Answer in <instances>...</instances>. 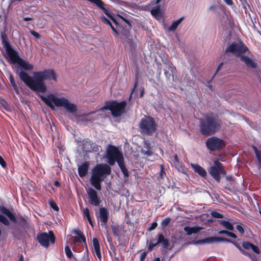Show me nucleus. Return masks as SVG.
I'll list each match as a JSON object with an SVG mask.
<instances>
[{
	"label": "nucleus",
	"instance_id": "412c9836",
	"mask_svg": "<svg viewBox=\"0 0 261 261\" xmlns=\"http://www.w3.org/2000/svg\"><path fill=\"white\" fill-rule=\"evenodd\" d=\"M93 245L94 250L97 256L100 259L101 258V253L100 250V246L98 240L96 238L93 239Z\"/></svg>",
	"mask_w": 261,
	"mask_h": 261
},
{
	"label": "nucleus",
	"instance_id": "c85d7f7f",
	"mask_svg": "<svg viewBox=\"0 0 261 261\" xmlns=\"http://www.w3.org/2000/svg\"><path fill=\"white\" fill-rule=\"evenodd\" d=\"M84 149L86 151H90L91 150V142L90 141H86L84 145Z\"/></svg>",
	"mask_w": 261,
	"mask_h": 261
},
{
	"label": "nucleus",
	"instance_id": "6e6552de",
	"mask_svg": "<svg viewBox=\"0 0 261 261\" xmlns=\"http://www.w3.org/2000/svg\"><path fill=\"white\" fill-rule=\"evenodd\" d=\"M221 122L218 119L205 117L200 121V130L205 136H210L217 132L220 127Z\"/></svg>",
	"mask_w": 261,
	"mask_h": 261
},
{
	"label": "nucleus",
	"instance_id": "f03ea898",
	"mask_svg": "<svg viewBox=\"0 0 261 261\" xmlns=\"http://www.w3.org/2000/svg\"><path fill=\"white\" fill-rule=\"evenodd\" d=\"M115 25L112 24L110 20L105 16L101 17V21L109 25L117 36L120 39L121 42L124 45H129L130 49L135 48L136 44L134 41L133 37L130 35V30L132 27L130 21L120 15H118L116 18L113 16L109 17Z\"/></svg>",
	"mask_w": 261,
	"mask_h": 261
},
{
	"label": "nucleus",
	"instance_id": "2eb2a0df",
	"mask_svg": "<svg viewBox=\"0 0 261 261\" xmlns=\"http://www.w3.org/2000/svg\"><path fill=\"white\" fill-rule=\"evenodd\" d=\"M222 241V239L220 238L212 237H208L203 240H198L195 241L194 244L195 245L197 244H210L214 242H218Z\"/></svg>",
	"mask_w": 261,
	"mask_h": 261
},
{
	"label": "nucleus",
	"instance_id": "e433bc0d",
	"mask_svg": "<svg viewBox=\"0 0 261 261\" xmlns=\"http://www.w3.org/2000/svg\"><path fill=\"white\" fill-rule=\"evenodd\" d=\"M138 79L137 76L136 75V81H135V82L134 84V87L132 89V91L131 92L130 95L129 96V99L132 98L133 93L134 92L135 89L136 88L137 85H138Z\"/></svg>",
	"mask_w": 261,
	"mask_h": 261
},
{
	"label": "nucleus",
	"instance_id": "774afa93",
	"mask_svg": "<svg viewBox=\"0 0 261 261\" xmlns=\"http://www.w3.org/2000/svg\"><path fill=\"white\" fill-rule=\"evenodd\" d=\"M167 73V71H165V75H166Z\"/></svg>",
	"mask_w": 261,
	"mask_h": 261
},
{
	"label": "nucleus",
	"instance_id": "4be33fe9",
	"mask_svg": "<svg viewBox=\"0 0 261 261\" xmlns=\"http://www.w3.org/2000/svg\"><path fill=\"white\" fill-rule=\"evenodd\" d=\"M83 217L87 218L90 224L93 226V223L90 217L89 210L88 208H82Z\"/></svg>",
	"mask_w": 261,
	"mask_h": 261
},
{
	"label": "nucleus",
	"instance_id": "0eeeda50",
	"mask_svg": "<svg viewBox=\"0 0 261 261\" xmlns=\"http://www.w3.org/2000/svg\"><path fill=\"white\" fill-rule=\"evenodd\" d=\"M111 173V168L107 164H98L92 171L91 184L98 190L101 189L100 182Z\"/></svg>",
	"mask_w": 261,
	"mask_h": 261
},
{
	"label": "nucleus",
	"instance_id": "2f4dec72",
	"mask_svg": "<svg viewBox=\"0 0 261 261\" xmlns=\"http://www.w3.org/2000/svg\"><path fill=\"white\" fill-rule=\"evenodd\" d=\"M74 232L75 234H77V236H79L80 237V238L81 239V240L83 242H85V241H86L85 238L82 235V233L81 231L78 230H75L74 231Z\"/></svg>",
	"mask_w": 261,
	"mask_h": 261
},
{
	"label": "nucleus",
	"instance_id": "a211bd4d",
	"mask_svg": "<svg viewBox=\"0 0 261 261\" xmlns=\"http://www.w3.org/2000/svg\"><path fill=\"white\" fill-rule=\"evenodd\" d=\"M165 239L166 238L162 234H159L156 243L154 242L155 240L150 241L148 246V250L149 251L152 250L155 246H156L158 244L162 243L165 240Z\"/></svg>",
	"mask_w": 261,
	"mask_h": 261
},
{
	"label": "nucleus",
	"instance_id": "20e7f679",
	"mask_svg": "<svg viewBox=\"0 0 261 261\" xmlns=\"http://www.w3.org/2000/svg\"><path fill=\"white\" fill-rule=\"evenodd\" d=\"M1 40L7 54L6 58L10 62L13 64L17 63L20 67L25 70H32L34 68L32 64L21 58L18 52L12 48L8 41V36L5 32L1 33Z\"/></svg>",
	"mask_w": 261,
	"mask_h": 261
},
{
	"label": "nucleus",
	"instance_id": "4468645a",
	"mask_svg": "<svg viewBox=\"0 0 261 261\" xmlns=\"http://www.w3.org/2000/svg\"><path fill=\"white\" fill-rule=\"evenodd\" d=\"M87 194L89 197L90 203L94 205H99L100 200L98 197L97 192L92 188H89L87 190Z\"/></svg>",
	"mask_w": 261,
	"mask_h": 261
},
{
	"label": "nucleus",
	"instance_id": "393cba45",
	"mask_svg": "<svg viewBox=\"0 0 261 261\" xmlns=\"http://www.w3.org/2000/svg\"><path fill=\"white\" fill-rule=\"evenodd\" d=\"M9 80L10 82L13 87L14 90L16 92H18V87L17 86V84H16L14 79L13 77V76L12 73H10L9 75Z\"/></svg>",
	"mask_w": 261,
	"mask_h": 261
},
{
	"label": "nucleus",
	"instance_id": "b1692460",
	"mask_svg": "<svg viewBox=\"0 0 261 261\" xmlns=\"http://www.w3.org/2000/svg\"><path fill=\"white\" fill-rule=\"evenodd\" d=\"M219 223L224 226L225 228L229 230H232L233 229V225L228 221L224 220H219Z\"/></svg>",
	"mask_w": 261,
	"mask_h": 261
},
{
	"label": "nucleus",
	"instance_id": "4c0bfd02",
	"mask_svg": "<svg viewBox=\"0 0 261 261\" xmlns=\"http://www.w3.org/2000/svg\"><path fill=\"white\" fill-rule=\"evenodd\" d=\"M211 215L213 217L216 218H221L223 217V216L222 214H221L218 212H212L211 213Z\"/></svg>",
	"mask_w": 261,
	"mask_h": 261
},
{
	"label": "nucleus",
	"instance_id": "7ed1b4c3",
	"mask_svg": "<svg viewBox=\"0 0 261 261\" xmlns=\"http://www.w3.org/2000/svg\"><path fill=\"white\" fill-rule=\"evenodd\" d=\"M42 101L52 110H55L57 107L63 108L67 112L71 114L77 112V106L71 103L68 99L64 97H58L55 93H50L46 96L40 95Z\"/></svg>",
	"mask_w": 261,
	"mask_h": 261
},
{
	"label": "nucleus",
	"instance_id": "9d476101",
	"mask_svg": "<svg viewBox=\"0 0 261 261\" xmlns=\"http://www.w3.org/2000/svg\"><path fill=\"white\" fill-rule=\"evenodd\" d=\"M157 125L153 118L149 116H145L140 122V127L143 133L151 135L156 129Z\"/></svg>",
	"mask_w": 261,
	"mask_h": 261
},
{
	"label": "nucleus",
	"instance_id": "37998d69",
	"mask_svg": "<svg viewBox=\"0 0 261 261\" xmlns=\"http://www.w3.org/2000/svg\"><path fill=\"white\" fill-rule=\"evenodd\" d=\"M0 165L1 166L5 168L6 167V163L3 158L0 155Z\"/></svg>",
	"mask_w": 261,
	"mask_h": 261
},
{
	"label": "nucleus",
	"instance_id": "58836bf2",
	"mask_svg": "<svg viewBox=\"0 0 261 261\" xmlns=\"http://www.w3.org/2000/svg\"><path fill=\"white\" fill-rule=\"evenodd\" d=\"M30 33L37 39H39L41 37V35L38 32L35 31H31Z\"/></svg>",
	"mask_w": 261,
	"mask_h": 261
},
{
	"label": "nucleus",
	"instance_id": "7c9ffc66",
	"mask_svg": "<svg viewBox=\"0 0 261 261\" xmlns=\"http://www.w3.org/2000/svg\"><path fill=\"white\" fill-rule=\"evenodd\" d=\"M171 221V219L169 218H165L162 222V226L163 227H166L167 226Z\"/></svg>",
	"mask_w": 261,
	"mask_h": 261
},
{
	"label": "nucleus",
	"instance_id": "8fccbe9b",
	"mask_svg": "<svg viewBox=\"0 0 261 261\" xmlns=\"http://www.w3.org/2000/svg\"><path fill=\"white\" fill-rule=\"evenodd\" d=\"M217 9V6L216 5H213L209 7V10L212 11H215Z\"/></svg>",
	"mask_w": 261,
	"mask_h": 261
},
{
	"label": "nucleus",
	"instance_id": "5701e85b",
	"mask_svg": "<svg viewBox=\"0 0 261 261\" xmlns=\"http://www.w3.org/2000/svg\"><path fill=\"white\" fill-rule=\"evenodd\" d=\"M184 17H182L180 18L179 19H178V20L174 21L172 23V24L170 26V27L169 28V30L172 31H175L177 29L178 25L184 20Z\"/></svg>",
	"mask_w": 261,
	"mask_h": 261
},
{
	"label": "nucleus",
	"instance_id": "aec40b11",
	"mask_svg": "<svg viewBox=\"0 0 261 261\" xmlns=\"http://www.w3.org/2000/svg\"><path fill=\"white\" fill-rule=\"evenodd\" d=\"M201 229L200 227L194 226L189 227L185 226L184 227V230L187 232V234L191 235L193 233H196Z\"/></svg>",
	"mask_w": 261,
	"mask_h": 261
},
{
	"label": "nucleus",
	"instance_id": "ea45409f",
	"mask_svg": "<svg viewBox=\"0 0 261 261\" xmlns=\"http://www.w3.org/2000/svg\"><path fill=\"white\" fill-rule=\"evenodd\" d=\"M162 245L164 248H167L169 246V240L167 239H166L162 243Z\"/></svg>",
	"mask_w": 261,
	"mask_h": 261
},
{
	"label": "nucleus",
	"instance_id": "dca6fc26",
	"mask_svg": "<svg viewBox=\"0 0 261 261\" xmlns=\"http://www.w3.org/2000/svg\"><path fill=\"white\" fill-rule=\"evenodd\" d=\"M190 166L194 172L198 173L201 177H204L206 176V171L200 165L191 163Z\"/></svg>",
	"mask_w": 261,
	"mask_h": 261
},
{
	"label": "nucleus",
	"instance_id": "09e8293b",
	"mask_svg": "<svg viewBox=\"0 0 261 261\" xmlns=\"http://www.w3.org/2000/svg\"><path fill=\"white\" fill-rule=\"evenodd\" d=\"M120 4L122 6H129V3L125 1H120Z\"/></svg>",
	"mask_w": 261,
	"mask_h": 261
},
{
	"label": "nucleus",
	"instance_id": "49530a36",
	"mask_svg": "<svg viewBox=\"0 0 261 261\" xmlns=\"http://www.w3.org/2000/svg\"><path fill=\"white\" fill-rule=\"evenodd\" d=\"M158 225V224L156 222H153L151 226L149 227L148 230H152L154 229Z\"/></svg>",
	"mask_w": 261,
	"mask_h": 261
},
{
	"label": "nucleus",
	"instance_id": "79ce46f5",
	"mask_svg": "<svg viewBox=\"0 0 261 261\" xmlns=\"http://www.w3.org/2000/svg\"><path fill=\"white\" fill-rule=\"evenodd\" d=\"M236 228L241 233L243 234L244 233V229L241 225H237Z\"/></svg>",
	"mask_w": 261,
	"mask_h": 261
},
{
	"label": "nucleus",
	"instance_id": "cd10ccee",
	"mask_svg": "<svg viewBox=\"0 0 261 261\" xmlns=\"http://www.w3.org/2000/svg\"><path fill=\"white\" fill-rule=\"evenodd\" d=\"M65 251L66 255H67V256L68 258H71V257H72V256H73L72 252L70 247L68 246H66L65 247Z\"/></svg>",
	"mask_w": 261,
	"mask_h": 261
},
{
	"label": "nucleus",
	"instance_id": "a878e982",
	"mask_svg": "<svg viewBox=\"0 0 261 261\" xmlns=\"http://www.w3.org/2000/svg\"><path fill=\"white\" fill-rule=\"evenodd\" d=\"M112 231L114 234L117 237H118L120 234L121 228L119 226H112Z\"/></svg>",
	"mask_w": 261,
	"mask_h": 261
},
{
	"label": "nucleus",
	"instance_id": "de8ad7c7",
	"mask_svg": "<svg viewBox=\"0 0 261 261\" xmlns=\"http://www.w3.org/2000/svg\"><path fill=\"white\" fill-rule=\"evenodd\" d=\"M251 249L256 253L258 254L259 253V250L258 248L254 245H253V247L251 248Z\"/></svg>",
	"mask_w": 261,
	"mask_h": 261
},
{
	"label": "nucleus",
	"instance_id": "5fc2aeb1",
	"mask_svg": "<svg viewBox=\"0 0 261 261\" xmlns=\"http://www.w3.org/2000/svg\"><path fill=\"white\" fill-rule=\"evenodd\" d=\"M237 247L242 253L246 255H247V253L245 251H244L242 249H241L240 247L237 246Z\"/></svg>",
	"mask_w": 261,
	"mask_h": 261
},
{
	"label": "nucleus",
	"instance_id": "9b49d317",
	"mask_svg": "<svg viewBox=\"0 0 261 261\" xmlns=\"http://www.w3.org/2000/svg\"><path fill=\"white\" fill-rule=\"evenodd\" d=\"M214 164V166L210 167L208 172L215 179L219 181L220 179V174H225V173L222 166V164L218 161H215Z\"/></svg>",
	"mask_w": 261,
	"mask_h": 261
},
{
	"label": "nucleus",
	"instance_id": "ddd939ff",
	"mask_svg": "<svg viewBox=\"0 0 261 261\" xmlns=\"http://www.w3.org/2000/svg\"><path fill=\"white\" fill-rule=\"evenodd\" d=\"M37 239L40 244L45 247L48 246L50 241L52 243L55 242L54 235L51 231H50L48 233H42L39 234L38 236Z\"/></svg>",
	"mask_w": 261,
	"mask_h": 261
},
{
	"label": "nucleus",
	"instance_id": "bb28decb",
	"mask_svg": "<svg viewBox=\"0 0 261 261\" xmlns=\"http://www.w3.org/2000/svg\"><path fill=\"white\" fill-rule=\"evenodd\" d=\"M219 234H225L227 235L228 236L232 238H234V239L237 238V236L234 233H233L231 232H229L227 230H220L219 231Z\"/></svg>",
	"mask_w": 261,
	"mask_h": 261
},
{
	"label": "nucleus",
	"instance_id": "13d9d810",
	"mask_svg": "<svg viewBox=\"0 0 261 261\" xmlns=\"http://www.w3.org/2000/svg\"><path fill=\"white\" fill-rule=\"evenodd\" d=\"M18 261H23V258L22 255L19 256V259Z\"/></svg>",
	"mask_w": 261,
	"mask_h": 261
},
{
	"label": "nucleus",
	"instance_id": "c756f323",
	"mask_svg": "<svg viewBox=\"0 0 261 261\" xmlns=\"http://www.w3.org/2000/svg\"><path fill=\"white\" fill-rule=\"evenodd\" d=\"M252 243L248 242H245L243 243V247L246 249H250L253 247Z\"/></svg>",
	"mask_w": 261,
	"mask_h": 261
},
{
	"label": "nucleus",
	"instance_id": "052dcab7",
	"mask_svg": "<svg viewBox=\"0 0 261 261\" xmlns=\"http://www.w3.org/2000/svg\"><path fill=\"white\" fill-rule=\"evenodd\" d=\"M144 147H146V148H147L148 149V145L147 143H145V145H144Z\"/></svg>",
	"mask_w": 261,
	"mask_h": 261
},
{
	"label": "nucleus",
	"instance_id": "680f3d73",
	"mask_svg": "<svg viewBox=\"0 0 261 261\" xmlns=\"http://www.w3.org/2000/svg\"><path fill=\"white\" fill-rule=\"evenodd\" d=\"M80 118L81 117H82V119H84V116H85V115H77Z\"/></svg>",
	"mask_w": 261,
	"mask_h": 261
},
{
	"label": "nucleus",
	"instance_id": "bf43d9fd",
	"mask_svg": "<svg viewBox=\"0 0 261 261\" xmlns=\"http://www.w3.org/2000/svg\"><path fill=\"white\" fill-rule=\"evenodd\" d=\"M154 261H160V259L159 257L155 258Z\"/></svg>",
	"mask_w": 261,
	"mask_h": 261
},
{
	"label": "nucleus",
	"instance_id": "4d7b16f0",
	"mask_svg": "<svg viewBox=\"0 0 261 261\" xmlns=\"http://www.w3.org/2000/svg\"><path fill=\"white\" fill-rule=\"evenodd\" d=\"M55 185L56 186H57V187H58V186H60V182H59V181H56L55 182Z\"/></svg>",
	"mask_w": 261,
	"mask_h": 261
},
{
	"label": "nucleus",
	"instance_id": "423d86ee",
	"mask_svg": "<svg viewBox=\"0 0 261 261\" xmlns=\"http://www.w3.org/2000/svg\"><path fill=\"white\" fill-rule=\"evenodd\" d=\"M106 158L110 165H114L116 162L123 174L125 176H128V172L124 165L123 155L117 147L109 145L106 150Z\"/></svg>",
	"mask_w": 261,
	"mask_h": 261
},
{
	"label": "nucleus",
	"instance_id": "3c124183",
	"mask_svg": "<svg viewBox=\"0 0 261 261\" xmlns=\"http://www.w3.org/2000/svg\"><path fill=\"white\" fill-rule=\"evenodd\" d=\"M33 19V18L32 17H23V20L25 21L32 20Z\"/></svg>",
	"mask_w": 261,
	"mask_h": 261
},
{
	"label": "nucleus",
	"instance_id": "f257e3e1",
	"mask_svg": "<svg viewBox=\"0 0 261 261\" xmlns=\"http://www.w3.org/2000/svg\"><path fill=\"white\" fill-rule=\"evenodd\" d=\"M16 73L20 79L33 91L44 93L47 88L44 82L45 80L57 81V76L53 69H46L41 71L34 72V77L29 76L25 71L16 69Z\"/></svg>",
	"mask_w": 261,
	"mask_h": 261
},
{
	"label": "nucleus",
	"instance_id": "473e14b6",
	"mask_svg": "<svg viewBox=\"0 0 261 261\" xmlns=\"http://www.w3.org/2000/svg\"><path fill=\"white\" fill-rule=\"evenodd\" d=\"M141 153L146 156H150L152 154V151H151L149 149H148L147 150L142 149Z\"/></svg>",
	"mask_w": 261,
	"mask_h": 261
},
{
	"label": "nucleus",
	"instance_id": "f8f14e48",
	"mask_svg": "<svg viewBox=\"0 0 261 261\" xmlns=\"http://www.w3.org/2000/svg\"><path fill=\"white\" fill-rule=\"evenodd\" d=\"M207 147L211 150H215L225 146L224 142L220 139L213 137L208 138L206 141Z\"/></svg>",
	"mask_w": 261,
	"mask_h": 261
},
{
	"label": "nucleus",
	"instance_id": "a19ab883",
	"mask_svg": "<svg viewBox=\"0 0 261 261\" xmlns=\"http://www.w3.org/2000/svg\"><path fill=\"white\" fill-rule=\"evenodd\" d=\"M223 2L228 6H234V4L232 0H223Z\"/></svg>",
	"mask_w": 261,
	"mask_h": 261
},
{
	"label": "nucleus",
	"instance_id": "1a4fd4ad",
	"mask_svg": "<svg viewBox=\"0 0 261 261\" xmlns=\"http://www.w3.org/2000/svg\"><path fill=\"white\" fill-rule=\"evenodd\" d=\"M127 102L125 100L118 102L117 100H109L105 102V106L99 108L96 111L91 112L88 114H94L96 112H105L107 110L111 112V114H123L125 113Z\"/></svg>",
	"mask_w": 261,
	"mask_h": 261
},
{
	"label": "nucleus",
	"instance_id": "f3484780",
	"mask_svg": "<svg viewBox=\"0 0 261 261\" xmlns=\"http://www.w3.org/2000/svg\"><path fill=\"white\" fill-rule=\"evenodd\" d=\"M108 218V212L107 210L105 208H101L100 209L99 213V218L102 225H106Z\"/></svg>",
	"mask_w": 261,
	"mask_h": 261
},
{
	"label": "nucleus",
	"instance_id": "72a5a7b5",
	"mask_svg": "<svg viewBox=\"0 0 261 261\" xmlns=\"http://www.w3.org/2000/svg\"><path fill=\"white\" fill-rule=\"evenodd\" d=\"M240 1L241 3L242 6L245 11L247 10V6L248 7H250L249 4L248 3L247 0H240Z\"/></svg>",
	"mask_w": 261,
	"mask_h": 261
},
{
	"label": "nucleus",
	"instance_id": "c03bdc74",
	"mask_svg": "<svg viewBox=\"0 0 261 261\" xmlns=\"http://www.w3.org/2000/svg\"><path fill=\"white\" fill-rule=\"evenodd\" d=\"M50 205L51 207L53 208L54 210H55L56 211H58L59 210V207L55 203H54L53 202H50Z\"/></svg>",
	"mask_w": 261,
	"mask_h": 261
},
{
	"label": "nucleus",
	"instance_id": "c9c22d12",
	"mask_svg": "<svg viewBox=\"0 0 261 261\" xmlns=\"http://www.w3.org/2000/svg\"><path fill=\"white\" fill-rule=\"evenodd\" d=\"M254 151L255 153L256 156L257 158V160L259 162L261 160V156L259 151L257 150V148L255 146L253 147Z\"/></svg>",
	"mask_w": 261,
	"mask_h": 261
},
{
	"label": "nucleus",
	"instance_id": "e2e57ef3",
	"mask_svg": "<svg viewBox=\"0 0 261 261\" xmlns=\"http://www.w3.org/2000/svg\"><path fill=\"white\" fill-rule=\"evenodd\" d=\"M174 159H175V160H176V161H177V155H175L174 156Z\"/></svg>",
	"mask_w": 261,
	"mask_h": 261
},
{
	"label": "nucleus",
	"instance_id": "338daca9",
	"mask_svg": "<svg viewBox=\"0 0 261 261\" xmlns=\"http://www.w3.org/2000/svg\"><path fill=\"white\" fill-rule=\"evenodd\" d=\"M114 117H117L119 115H113Z\"/></svg>",
	"mask_w": 261,
	"mask_h": 261
},
{
	"label": "nucleus",
	"instance_id": "864d4df0",
	"mask_svg": "<svg viewBox=\"0 0 261 261\" xmlns=\"http://www.w3.org/2000/svg\"><path fill=\"white\" fill-rule=\"evenodd\" d=\"M237 247L242 253L246 255H247V253L245 251H244L242 249H241L240 247L237 246Z\"/></svg>",
	"mask_w": 261,
	"mask_h": 261
},
{
	"label": "nucleus",
	"instance_id": "39448f33",
	"mask_svg": "<svg viewBox=\"0 0 261 261\" xmlns=\"http://www.w3.org/2000/svg\"><path fill=\"white\" fill-rule=\"evenodd\" d=\"M249 50L247 46L242 41L239 42H233L226 47L225 53H230L239 57L241 62L244 63L246 66L249 69H256L258 68L257 63L254 60L244 54Z\"/></svg>",
	"mask_w": 261,
	"mask_h": 261
},
{
	"label": "nucleus",
	"instance_id": "f704fd0d",
	"mask_svg": "<svg viewBox=\"0 0 261 261\" xmlns=\"http://www.w3.org/2000/svg\"><path fill=\"white\" fill-rule=\"evenodd\" d=\"M160 10L159 8L153 9L151 11V14L154 16H157L160 14Z\"/></svg>",
	"mask_w": 261,
	"mask_h": 261
},
{
	"label": "nucleus",
	"instance_id": "6e6d98bb",
	"mask_svg": "<svg viewBox=\"0 0 261 261\" xmlns=\"http://www.w3.org/2000/svg\"><path fill=\"white\" fill-rule=\"evenodd\" d=\"M144 88H143L141 91V93H140V97H143L144 95Z\"/></svg>",
	"mask_w": 261,
	"mask_h": 261
},
{
	"label": "nucleus",
	"instance_id": "6ab92c4d",
	"mask_svg": "<svg viewBox=\"0 0 261 261\" xmlns=\"http://www.w3.org/2000/svg\"><path fill=\"white\" fill-rule=\"evenodd\" d=\"M88 168L89 164L87 162H85L80 166L78 168L79 175L81 177L85 176L88 172Z\"/></svg>",
	"mask_w": 261,
	"mask_h": 261
},
{
	"label": "nucleus",
	"instance_id": "0e129e2a",
	"mask_svg": "<svg viewBox=\"0 0 261 261\" xmlns=\"http://www.w3.org/2000/svg\"><path fill=\"white\" fill-rule=\"evenodd\" d=\"M161 1V0H156L155 3L158 4V3H160Z\"/></svg>",
	"mask_w": 261,
	"mask_h": 261
},
{
	"label": "nucleus",
	"instance_id": "603ef678",
	"mask_svg": "<svg viewBox=\"0 0 261 261\" xmlns=\"http://www.w3.org/2000/svg\"><path fill=\"white\" fill-rule=\"evenodd\" d=\"M223 64V63H221L219 65V66H218L217 69L216 70V73L218 72L221 69V67H222Z\"/></svg>",
	"mask_w": 261,
	"mask_h": 261
},
{
	"label": "nucleus",
	"instance_id": "69168bd1",
	"mask_svg": "<svg viewBox=\"0 0 261 261\" xmlns=\"http://www.w3.org/2000/svg\"><path fill=\"white\" fill-rule=\"evenodd\" d=\"M86 261H89V259L88 256H87Z\"/></svg>",
	"mask_w": 261,
	"mask_h": 261
},
{
	"label": "nucleus",
	"instance_id": "a18cd8bd",
	"mask_svg": "<svg viewBox=\"0 0 261 261\" xmlns=\"http://www.w3.org/2000/svg\"><path fill=\"white\" fill-rule=\"evenodd\" d=\"M147 255V253L146 252H142L140 255V261H144V259L145 258L146 256Z\"/></svg>",
	"mask_w": 261,
	"mask_h": 261
}]
</instances>
